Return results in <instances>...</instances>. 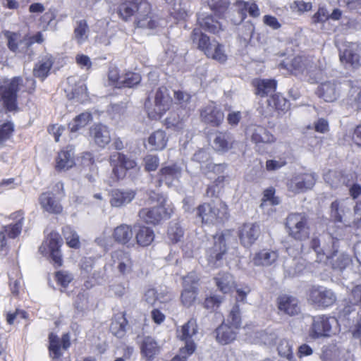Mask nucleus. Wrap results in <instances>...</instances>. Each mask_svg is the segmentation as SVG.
Returning <instances> with one entry per match:
<instances>
[{
	"mask_svg": "<svg viewBox=\"0 0 361 361\" xmlns=\"http://www.w3.org/2000/svg\"><path fill=\"white\" fill-rule=\"evenodd\" d=\"M197 27L193 28L190 38L197 48L209 59L224 63L227 60V55L224 50V45L217 40H211L210 37L202 32L218 35L223 30L221 23L212 15L209 14L198 18Z\"/></svg>",
	"mask_w": 361,
	"mask_h": 361,
	"instance_id": "f257e3e1",
	"label": "nucleus"
},
{
	"mask_svg": "<svg viewBox=\"0 0 361 361\" xmlns=\"http://www.w3.org/2000/svg\"><path fill=\"white\" fill-rule=\"evenodd\" d=\"M116 13L124 22L135 17L136 27L154 30L158 26V21L152 17V6L147 0H121L116 7Z\"/></svg>",
	"mask_w": 361,
	"mask_h": 361,
	"instance_id": "f03ea898",
	"label": "nucleus"
},
{
	"mask_svg": "<svg viewBox=\"0 0 361 361\" xmlns=\"http://www.w3.org/2000/svg\"><path fill=\"white\" fill-rule=\"evenodd\" d=\"M195 218L199 219L202 226L223 225L230 219V212L227 204L220 200L203 202L195 209Z\"/></svg>",
	"mask_w": 361,
	"mask_h": 361,
	"instance_id": "7ed1b4c3",
	"label": "nucleus"
},
{
	"mask_svg": "<svg viewBox=\"0 0 361 361\" xmlns=\"http://www.w3.org/2000/svg\"><path fill=\"white\" fill-rule=\"evenodd\" d=\"M149 200L157 202L158 205L153 207L142 208L139 211L138 216L147 224L157 225L161 220L169 219L173 212L172 208H166V198L161 193L151 191Z\"/></svg>",
	"mask_w": 361,
	"mask_h": 361,
	"instance_id": "20e7f679",
	"label": "nucleus"
},
{
	"mask_svg": "<svg viewBox=\"0 0 361 361\" xmlns=\"http://www.w3.org/2000/svg\"><path fill=\"white\" fill-rule=\"evenodd\" d=\"M288 235L296 241H305L310 238L311 226L309 216L305 212H291L285 219Z\"/></svg>",
	"mask_w": 361,
	"mask_h": 361,
	"instance_id": "39448f33",
	"label": "nucleus"
},
{
	"mask_svg": "<svg viewBox=\"0 0 361 361\" xmlns=\"http://www.w3.org/2000/svg\"><path fill=\"white\" fill-rule=\"evenodd\" d=\"M305 298L308 305L316 310H325L334 307L337 301V294L326 286L311 285L305 292Z\"/></svg>",
	"mask_w": 361,
	"mask_h": 361,
	"instance_id": "423d86ee",
	"label": "nucleus"
},
{
	"mask_svg": "<svg viewBox=\"0 0 361 361\" xmlns=\"http://www.w3.org/2000/svg\"><path fill=\"white\" fill-rule=\"evenodd\" d=\"M338 319L328 314L313 316L308 335L312 339L329 338L340 331Z\"/></svg>",
	"mask_w": 361,
	"mask_h": 361,
	"instance_id": "0eeeda50",
	"label": "nucleus"
},
{
	"mask_svg": "<svg viewBox=\"0 0 361 361\" xmlns=\"http://www.w3.org/2000/svg\"><path fill=\"white\" fill-rule=\"evenodd\" d=\"M20 78L0 79V112L4 108L8 112L18 110V92Z\"/></svg>",
	"mask_w": 361,
	"mask_h": 361,
	"instance_id": "6e6552de",
	"label": "nucleus"
},
{
	"mask_svg": "<svg viewBox=\"0 0 361 361\" xmlns=\"http://www.w3.org/2000/svg\"><path fill=\"white\" fill-rule=\"evenodd\" d=\"M63 239L56 231H51L44 238L39 247V252L44 257H47L56 268L63 265V259L61 247Z\"/></svg>",
	"mask_w": 361,
	"mask_h": 361,
	"instance_id": "1a4fd4ad",
	"label": "nucleus"
},
{
	"mask_svg": "<svg viewBox=\"0 0 361 361\" xmlns=\"http://www.w3.org/2000/svg\"><path fill=\"white\" fill-rule=\"evenodd\" d=\"M231 235V230L226 229L216 232L213 235L214 243L207 250V259L208 264L213 267H218L228 252L226 237Z\"/></svg>",
	"mask_w": 361,
	"mask_h": 361,
	"instance_id": "9d476101",
	"label": "nucleus"
},
{
	"mask_svg": "<svg viewBox=\"0 0 361 361\" xmlns=\"http://www.w3.org/2000/svg\"><path fill=\"white\" fill-rule=\"evenodd\" d=\"M290 101L281 92L271 94L267 99V107H262L260 114L265 118L281 117L290 109Z\"/></svg>",
	"mask_w": 361,
	"mask_h": 361,
	"instance_id": "9b49d317",
	"label": "nucleus"
},
{
	"mask_svg": "<svg viewBox=\"0 0 361 361\" xmlns=\"http://www.w3.org/2000/svg\"><path fill=\"white\" fill-rule=\"evenodd\" d=\"M55 186L58 190L57 193L50 191L42 192L39 197V202L44 211L49 214H60L63 212V208L59 196H63L64 194L63 185L59 182Z\"/></svg>",
	"mask_w": 361,
	"mask_h": 361,
	"instance_id": "f8f14e48",
	"label": "nucleus"
},
{
	"mask_svg": "<svg viewBox=\"0 0 361 361\" xmlns=\"http://www.w3.org/2000/svg\"><path fill=\"white\" fill-rule=\"evenodd\" d=\"M154 109L148 111V116L151 119H160L171 107L173 99L169 90L165 86L158 87L154 97Z\"/></svg>",
	"mask_w": 361,
	"mask_h": 361,
	"instance_id": "ddd939ff",
	"label": "nucleus"
},
{
	"mask_svg": "<svg viewBox=\"0 0 361 361\" xmlns=\"http://www.w3.org/2000/svg\"><path fill=\"white\" fill-rule=\"evenodd\" d=\"M109 164L112 167V173L117 179H123L126 177L128 171L137 166L135 159L118 152L110 155Z\"/></svg>",
	"mask_w": 361,
	"mask_h": 361,
	"instance_id": "4468645a",
	"label": "nucleus"
},
{
	"mask_svg": "<svg viewBox=\"0 0 361 361\" xmlns=\"http://www.w3.org/2000/svg\"><path fill=\"white\" fill-rule=\"evenodd\" d=\"M200 281L195 272H190L183 277V289L180 294V302L185 307H190L195 302L198 293L197 285Z\"/></svg>",
	"mask_w": 361,
	"mask_h": 361,
	"instance_id": "2eb2a0df",
	"label": "nucleus"
},
{
	"mask_svg": "<svg viewBox=\"0 0 361 361\" xmlns=\"http://www.w3.org/2000/svg\"><path fill=\"white\" fill-rule=\"evenodd\" d=\"M9 219L15 221V223L4 226L0 229V243L1 247L6 245L7 238L14 239L21 233L25 219L24 212L22 210L14 212L11 214Z\"/></svg>",
	"mask_w": 361,
	"mask_h": 361,
	"instance_id": "dca6fc26",
	"label": "nucleus"
},
{
	"mask_svg": "<svg viewBox=\"0 0 361 361\" xmlns=\"http://www.w3.org/2000/svg\"><path fill=\"white\" fill-rule=\"evenodd\" d=\"M240 244L250 248L257 240L261 234L259 225L257 222H245L240 225L237 230Z\"/></svg>",
	"mask_w": 361,
	"mask_h": 361,
	"instance_id": "f3484780",
	"label": "nucleus"
},
{
	"mask_svg": "<svg viewBox=\"0 0 361 361\" xmlns=\"http://www.w3.org/2000/svg\"><path fill=\"white\" fill-rule=\"evenodd\" d=\"M181 168L176 164L162 166L154 176L157 188H160L164 183L171 187L175 181H178L181 176Z\"/></svg>",
	"mask_w": 361,
	"mask_h": 361,
	"instance_id": "a211bd4d",
	"label": "nucleus"
},
{
	"mask_svg": "<svg viewBox=\"0 0 361 361\" xmlns=\"http://www.w3.org/2000/svg\"><path fill=\"white\" fill-rule=\"evenodd\" d=\"M224 111L212 102L200 109V118L202 123L212 127H220L224 121Z\"/></svg>",
	"mask_w": 361,
	"mask_h": 361,
	"instance_id": "6ab92c4d",
	"label": "nucleus"
},
{
	"mask_svg": "<svg viewBox=\"0 0 361 361\" xmlns=\"http://www.w3.org/2000/svg\"><path fill=\"white\" fill-rule=\"evenodd\" d=\"M310 66L309 59L302 55H297L291 59H286L278 65L279 69L287 71L290 74L298 76L303 75Z\"/></svg>",
	"mask_w": 361,
	"mask_h": 361,
	"instance_id": "aec40b11",
	"label": "nucleus"
},
{
	"mask_svg": "<svg viewBox=\"0 0 361 361\" xmlns=\"http://www.w3.org/2000/svg\"><path fill=\"white\" fill-rule=\"evenodd\" d=\"M71 345L69 334H63L60 339L59 337L53 332L49 334L48 350L49 357L53 360H59L63 355L61 348L67 350Z\"/></svg>",
	"mask_w": 361,
	"mask_h": 361,
	"instance_id": "412c9836",
	"label": "nucleus"
},
{
	"mask_svg": "<svg viewBox=\"0 0 361 361\" xmlns=\"http://www.w3.org/2000/svg\"><path fill=\"white\" fill-rule=\"evenodd\" d=\"M316 178L312 173H302L291 178L288 183L289 190L299 193L313 188Z\"/></svg>",
	"mask_w": 361,
	"mask_h": 361,
	"instance_id": "4be33fe9",
	"label": "nucleus"
},
{
	"mask_svg": "<svg viewBox=\"0 0 361 361\" xmlns=\"http://www.w3.org/2000/svg\"><path fill=\"white\" fill-rule=\"evenodd\" d=\"M278 310L290 317L298 315L301 312L299 300L293 295L283 294L276 300Z\"/></svg>",
	"mask_w": 361,
	"mask_h": 361,
	"instance_id": "5701e85b",
	"label": "nucleus"
},
{
	"mask_svg": "<svg viewBox=\"0 0 361 361\" xmlns=\"http://www.w3.org/2000/svg\"><path fill=\"white\" fill-rule=\"evenodd\" d=\"M350 212V207L344 204V200L336 199L333 201L329 207L330 221L334 224H341L347 227L346 214Z\"/></svg>",
	"mask_w": 361,
	"mask_h": 361,
	"instance_id": "b1692460",
	"label": "nucleus"
},
{
	"mask_svg": "<svg viewBox=\"0 0 361 361\" xmlns=\"http://www.w3.org/2000/svg\"><path fill=\"white\" fill-rule=\"evenodd\" d=\"M239 329L222 322L214 331L216 342L222 345L233 343L238 338Z\"/></svg>",
	"mask_w": 361,
	"mask_h": 361,
	"instance_id": "393cba45",
	"label": "nucleus"
},
{
	"mask_svg": "<svg viewBox=\"0 0 361 361\" xmlns=\"http://www.w3.org/2000/svg\"><path fill=\"white\" fill-rule=\"evenodd\" d=\"M55 169L56 171H66L75 165L74 147L67 145L63 147L56 157Z\"/></svg>",
	"mask_w": 361,
	"mask_h": 361,
	"instance_id": "a878e982",
	"label": "nucleus"
},
{
	"mask_svg": "<svg viewBox=\"0 0 361 361\" xmlns=\"http://www.w3.org/2000/svg\"><path fill=\"white\" fill-rule=\"evenodd\" d=\"M129 326L126 312H118L111 318L109 331L115 337L122 339L126 337Z\"/></svg>",
	"mask_w": 361,
	"mask_h": 361,
	"instance_id": "bb28decb",
	"label": "nucleus"
},
{
	"mask_svg": "<svg viewBox=\"0 0 361 361\" xmlns=\"http://www.w3.org/2000/svg\"><path fill=\"white\" fill-rule=\"evenodd\" d=\"M339 60L346 69L358 70L361 68V55L350 46L339 50Z\"/></svg>",
	"mask_w": 361,
	"mask_h": 361,
	"instance_id": "cd10ccee",
	"label": "nucleus"
},
{
	"mask_svg": "<svg viewBox=\"0 0 361 361\" xmlns=\"http://www.w3.org/2000/svg\"><path fill=\"white\" fill-rule=\"evenodd\" d=\"M89 135L99 147H105L111 141L109 128L102 123H94L89 129Z\"/></svg>",
	"mask_w": 361,
	"mask_h": 361,
	"instance_id": "c85d7f7f",
	"label": "nucleus"
},
{
	"mask_svg": "<svg viewBox=\"0 0 361 361\" xmlns=\"http://www.w3.org/2000/svg\"><path fill=\"white\" fill-rule=\"evenodd\" d=\"M251 85L254 88L255 94L260 97H267L269 93H275L278 86L275 79L259 78H254Z\"/></svg>",
	"mask_w": 361,
	"mask_h": 361,
	"instance_id": "c756f323",
	"label": "nucleus"
},
{
	"mask_svg": "<svg viewBox=\"0 0 361 361\" xmlns=\"http://www.w3.org/2000/svg\"><path fill=\"white\" fill-rule=\"evenodd\" d=\"M140 353L147 361H152L160 353L161 347L151 336H145L140 344Z\"/></svg>",
	"mask_w": 361,
	"mask_h": 361,
	"instance_id": "7c9ffc66",
	"label": "nucleus"
},
{
	"mask_svg": "<svg viewBox=\"0 0 361 361\" xmlns=\"http://www.w3.org/2000/svg\"><path fill=\"white\" fill-rule=\"evenodd\" d=\"M3 34L7 39L8 49L11 52L27 54V52H25V36L22 37L20 32L4 30Z\"/></svg>",
	"mask_w": 361,
	"mask_h": 361,
	"instance_id": "2f4dec72",
	"label": "nucleus"
},
{
	"mask_svg": "<svg viewBox=\"0 0 361 361\" xmlns=\"http://www.w3.org/2000/svg\"><path fill=\"white\" fill-rule=\"evenodd\" d=\"M213 279L218 290L224 295L231 293L235 287L234 277L229 272L219 271Z\"/></svg>",
	"mask_w": 361,
	"mask_h": 361,
	"instance_id": "473e14b6",
	"label": "nucleus"
},
{
	"mask_svg": "<svg viewBox=\"0 0 361 361\" xmlns=\"http://www.w3.org/2000/svg\"><path fill=\"white\" fill-rule=\"evenodd\" d=\"M234 140L227 131H216L213 140L214 149L217 152L225 153L233 147Z\"/></svg>",
	"mask_w": 361,
	"mask_h": 361,
	"instance_id": "72a5a7b5",
	"label": "nucleus"
},
{
	"mask_svg": "<svg viewBox=\"0 0 361 361\" xmlns=\"http://www.w3.org/2000/svg\"><path fill=\"white\" fill-rule=\"evenodd\" d=\"M234 5L237 8V12L242 20H245L247 15L254 18H258L260 16L259 6L254 0H237Z\"/></svg>",
	"mask_w": 361,
	"mask_h": 361,
	"instance_id": "f704fd0d",
	"label": "nucleus"
},
{
	"mask_svg": "<svg viewBox=\"0 0 361 361\" xmlns=\"http://www.w3.org/2000/svg\"><path fill=\"white\" fill-rule=\"evenodd\" d=\"M135 197V192L133 190L113 189L110 193L109 202L112 207H120L130 203Z\"/></svg>",
	"mask_w": 361,
	"mask_h": 361,
	"instance_id": "c9c22d12",
	"label": "nucleus"
},
{
	"mask_svg": "<svg viewBox=\"0 0 361 361\" xmlns=\"http://www.w3.org/2000/svg\"><path fill=\"white\" fill-rule=\"evenodd\" d=\"M317 95L326 102H333L339 95L338 84L336 82H326L322 83L317 88Z\"/></svg>",
	"mask_w": 361,
	"mask_h": 361,
	"instance_id": "e433bc0d",
	"label": "nucleus"
},
{
	"mask_svg": "<svg viewBox=\"0 0 361 361\" xmlns=\"http://www.w3.org/2000/svg\"><path fill=\"white\" fill-rule=\"evenodd\" d=\"M279 258L277 251L270 249H262L257 252L252 258L255 266L268 267L273 264Z\"/></svg>",
	"mask_w": 361,
	"mask_h": 361,
	"instance_id": "4c0bfd02",
	"label": "nucleus"
},
{
	"mask_svg": "<svg viewBox=\"0 0 361 361\" xmlns=\"http://www.w3.org/2000/svg\"><path fill=\"white\" fill-rule=\"evenodd\" d=\"M250 140L254 144L257 145L259 144L274 143L276 138L266 128L262 126H257L252 130Z\"/></svg>",
	"mask_w": 361,
	"mask_h": 361,
	"instance_id": "58836bf2",
	"label": "nucleus"
},
{
	"mask_svg": "<svg viewBox=\"0 0 361 361\" xmlns=\"http://www.w3.org/2000/svg\"><path fill=\"white\" fill-rule=\"evenodd\" d=\"M168 136L163 130L154 131L147 138V143L151 151H162L168 143Z\"/></svg>",
	"mask_w": 361,
	"mask_h": 361,
	"instance_id": "ea45409f",
	"label": "nucleus"
},
{
	"mask_svg": "<svg viewBox=\"0 0 361 361\" xmlns=\"http://www.w3.org/2000/svg\"><path fill=\"white\" fill-rule=\"evenodd\" d=\"M133 232L131 226L121 224L113 231L112 238L118 244L127 245L133 239Z\"/></svg>",
	"mask_w": 361,
	"mask_h": 361,
	"instance_id": "a19ab883",
	"label": "nucleus"
},
{
	"mask_svg": "<svg viewBox=\"0 0 361 361\" xmlns=\"http://www.w3.org/2000/svg\"><path fill=\"white\" fill-rule=\"evenodd\" d=\"M115 257L118 261L117 269L121 274L125 275L133 271V261L128 252L118 250L116 252Z\"/></svg>",
	"mask_w": 361,
	"mask_h": 361,
	"instance_id": "79ce46f5",
	"label": "nucleus"
},
{
	"mask_svg": "<svg viewBox=\"0 0 361 361\" xmlns=\"http://www.w3.org/2000/svg\"><path fill=\"white\" fill-rule=\"evenodd\" d=\"M155 234L149 227L140 226L135 233V240L138 245L141 247H147L154 241Z\"/></svg>",
	"mask_w": 361,
	"mask_h": 361,
	"instance_id": "37998d69",
	"label": "nucleus"
},
{
	"mask_svg": "<svg viewBox=\"0 0 361 361\" xmlns=\"http://www.w3.org/2000/svg\"><path fill=\"white\" fill-rule=\"evenodd\" d=\"M197 333V320L194 318L190 319L185 324H183L180 329V334L178 338L180 341L185 343V345L189 343H195L192 338Z\"/></svg>",
	"mask_w": 361,
	"mask_h": 361,
	"instance_id": "c03bdc74",
	"label": "nucleus"
},
{
	"mask_svg": "<svg viewBox=\"0 0 361 361\" xmlns=\"http://www.w3.org/2000/svg\"><path fill=\"white\" fill-rule=\"evenodd\" d=\"M184 228L179 222L173 221L169 224L166 237L171 244L174 245L180 242L184 237Z\"/></svg>",
	"mask_w": 361,
	"mask_h": 361,
	"instance_id": "a18cd8bd",
	"label": "nucleus"
},
{
	"mask_svg": "<svg viewBox=\"0 0 361 361\" xmlns=\"http://www.w3.org/2000/svg\"><path fill=\"white\" fill-rule=\"evenodd\" d=\"M338 251L334 250L331 254H326V259H331V264L332 269L343 271L350 263L351 259L349 255L341 253L337 255Z\"/></svg>",
	"mask_w": 361,
	"mask_h": 361,
	"instance_id": "49530a36",
	"label": "nucleus"
},
{
	"mask_svg": "<svg viewBox=\"0 0 361 361\" xmlns=\"http://www.w3.org/2000/svg\"><path fill=\"white\" fill-rule=\"evenodd\" d=\"M54 65L51 57H46L37 63L33 69V75L42 80H44L49 74Z\"/></svg>",
	"mask_w": 361,
	"mask_h": 361,
	"instance_id": "de8ad7c7",
	"label": "nucleus"
},
{
	"mask_svg": "<svg viewBox=\"0 0 361 361\" xmlns=\"http://www.w3.org/2000/svg\"><path fill=\"white\" fill-rule=\"evenodd\" d=\"M92 120V116L90 113L82 112L68 123V128L71 133H75L86 126Z\"/></svg>",
	"mask_w": 361,
	"mask_h": 361,
	"instance_id": "09e8293b",
	"label": "nucleus"
},
{
	"mask_svg": "<svg viewBox=\"0 0 361 361\" xmlns=\"http://www.w3.org/2000/svg\"><path fill=\"white\" fill-rule=\"evenodd\" d=\"M141 80L142 76L140 73L131 71H126L123 74L120 89L133 88L138 85Z\"/></svg>",
	"mask_w": 361,
	"mask_h": 361,
	"instance_id": "8fccbe9b",
	"label": "nucleus"
},
{
	"mask_svg": "<svg viewBox=\"0 0 361 361\" xmlns=\"http://www.w3.org/2000/svg\"><path fill=\"white\" fill-rule=\"evenodd\" d=\"M62 233L65 238L67 245L71 248L79 249L80 241L78 234L71 226H66L63 228Z\"/></svg>",
	"mask_w": 361,
	"mask_h": 361,
	"instance_id": "3c124183",
	"label": "nucleus"
},
{
	"mask_svg": "<svg viewBox=\"0 0 361 361\" xmlns=\"http://www.w3.org/2000/svg\"><path fill=\"white\" fill-rule=\"evenodd\" d=\"M229 324L235 329H240L242 325L241 311L240 305L235 303L231 308L226 321L223 322Z\"/></svg>",
	"mask_w": 361,
	"mask_h": 361,
	"instance_id": "603ef678",
	"label": "nucleus"
},
{
	"mask_svg": "<svg viewBox=\"0 0 361 361\" xmlns=\"http://www.w3.org/2000/svg\"><path fill=\"white\" fill-rule=\"evenodd\" d=\"M276 190L274 187H269L264 190L262 197L261 199L260 207H264L267 204L276 206L280 203L279 197L275 195Z\"/></svg>",
	"mask_w": 361,
	"mask_h": 361,
	"instance_id": "864d4df0",
	"label": "nucleus"
},
{
	"mask_svg": "<svg viewBox=\"0 0 361 361\" xmlns=\"http://www.w3.org/2000/svg\"><path fill=\"white\" fill-rule=\"evenodd\" d=\"M277 350L281 357L288 361H295L292 345L288 340H281L278 344Z\"/></svg>",
	"mask_w": 361,
	"mask_h": 361,
	"instance_id": "5fc2aeb1",
	"label": "nucleus"
},
{
	"mask_svg": "<svg viewBox=\"0 0 361 361\" xmlns=\"http://www.w3.org/2000/svg\"><path fill=\"white\" fill-rule=\"evenodd\" d=\"M223 298L221 296L211 295L207 296L202 302V307L210 312H215L221 305Z\"/></svg>",
	"mask_w": 361,
	"mask_h": 361,
	"instance_id": "6e6d98bb",
	"label": "nucleus"
},
{
	"mask_svg": "<svg viewBox=\"0 0 361 361\" xmlns=\"http://www.w3.org/2000/svg\"><path fill=\"white\" fill-rule=\"evenodd\" d=\"M107 78L109 86L120 89L123 74H121L120 70L117 67L114 66L109 68Z\"/></svg>",
	"mask_w": 361,
	"mask_h": 361,
	"instance_id": "4d7b16f0",
	"label": "nucleus"
},
{
	"mask_svg": "<svg viewBox=\"0 0 361 361\" xmlns=\"http://www.w3.org/2000/svg\"><path fill=\"white\" fill-rule=\"evenodd\" d=\"M196 350L195 343H189L179 349L178 354L175 355L170 361H187L188 358L194 353Z\"/></svg>",
	"mask_w": 361,
	"mask_h": 361,
	"instance_id": "13d9d810",
	"label": "nucleus"
},
{
	"mask_svg": "<svg viewBox=\"0 0 361 361\" xmlns=\"http://www.w3.org/2000/svg\"><path fill=\"white\" fill-rule=\"evenodd\" d=\"M15 131L14 124L11 121H6L0 125V145H3L11 139Z\"/></svg>",
	"mask_w": 361,
	"mask_h": 361,
	"instance_id": "bf43d9fd",
	"label": "nucleus"
},
{
	"mask_svg": "<svg viewBox=\"0 0 361 361\" xmlns=\"http://www.w3.org/2000/svg\"><path fill=\"white\" fill-rule=\"evenodd\" d=\"M211 10L219 17H223L230 6L228 0H213L210 4Z\"/></svg>",
	"mask_w": 361,
	"mask_h": 361,
	"instance_id": "052dcab7",
	"label": "nucleus"
},
{
	"mask_svg": "<svg viewBox=\"0 0 361 361\" xmlns=\"http://www.w3.org/2000/svg\"><path fill=\"white\" fill-rule=\"evenodd\" d=\"M54 279L59 286L66 288L73 281V276L67 271L59 270L55 272Z\"/></svg>",
	"mask_w": 361,
	"mask_h": 361,
	"instance_id": "680f3d73",
	"label": "nucleus"
},
{
	"mask_svg": "<svg viewBox=\"0 0 361 361\" xmlns=\"http://www.w3.org/2000/svg\"><path fill=\"white\" fill-rule=\"evenodd\" d=\"M235 289V300L238 302H247V296L251 293L252 288L247 283L240 284L234 288Z\"/></svg>",
	"mask_w": 361,
	"mask_h": 361,
	"instance_id": "e2e57ef3",
	"label": "nucleus"
},
{
	"mask_svg": "<svg viewBox=\"0 0 361 361\" xmlns=\"http://www.w3.org/2000/svg\"><path fill=\"white\" fill-rule=\"evenodd\" d=\"M43 42H44V37L41 32H37L32 36L25 35V52H27L28 55L32 54V51L30 50L31 46L35 43L42 44Z\"/></svg>",
	"mask_w": 361,
	"mask_h": 361,
	"instance_id": "0e129e2a",
	"label": "nucleus"
},
{
	"mask_svg": "<svg viewBox=\"0 0 361 361\" xmlns=\"http://www.w3.org/2000/svg\"><path fill=\"white\" fill-rule=\"evenodd\" d=\"M88 30V25L85 20H81L78 22L77 26L74 30V35L78 43H82L87 39L86 32Z\"/></svg>",
	"mask_w": 361,
	"mask_h": 361,
	"instance_id": "69168bd1",
	"label": "nucleus"
},
{
	"mask_svg": "<svg viewBox=\"0 0 361 361\" xmlns=\"http://www.w3.org/2000/svg\"><path fill=\"white\" fill-rule=\"evenodd\" d=\"M287 164L286 159L280 157L278 159H267L266 161V170L269 172L279 170Z\"/></svg>",
	"mask_w": 361,
	"mask_h": 361,
	"instance_id": "338daca9",
	"label": "nucleus"
},
{
	"mask_svg": "<svg viewBox=\"0 0 361 361\" xmlns=\"http://www.w3.org/2000/svg\"><path fill=\"white\" fill-rule=\"evenodd\" d=\"M144 163L146 171H154L159 166V159L157 155L148 154L144 158Z\"/></svg>",
	"mask_w": 361,
	"mask_h": 361,
	"instance_id": "774afa93",
	"label": "nucleus"
}]
</instances>
